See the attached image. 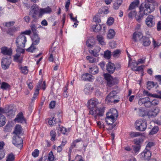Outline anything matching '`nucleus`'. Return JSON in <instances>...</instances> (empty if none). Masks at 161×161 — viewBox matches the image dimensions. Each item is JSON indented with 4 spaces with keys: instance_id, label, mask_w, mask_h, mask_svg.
Instances as JSON below:
<instances>
[{
    "instance_id": "obj_1",
    "label": "nucleus",
    "mask_w": 161,
    "mask_h": 161,
    "mask_svg": "<svg viewBox=\"0 0 161 161\" xmlns=\"http://www.w3.org/2000/svg\"><path fill=\"white\" fill-rule=\"evenodd\" d=\"M159 101L158 99H154L151 101L148 97L140 98L138 100V104L141 106H143L147 108H150L151 106H156L158 104Z\"/></svg>"
},
{
    "instance_id": "obj_2",
    "label": "nucleus",
    "mask_w": 161,
    "mask_h": 161,
    "mask_svg": "<svg viewBox=\"0 0 161 161\" xmlns=\"http://www.w3.org/2000/svg\"><path fill=\"white\" fill-rule=\"evenodd\" d=\"M153 3H143L140 6V8L142 11L144 12L145 15H147L153 12L155 9V6Z\"/></svg>"
},
{
    "instance_id": "obj_3",
    "label": "nucleus",
    "mask_w": 161,
    "mask_h": 161,
    "mask_svg": "<svg viewBox=\"0 0 161 161\" xmlns=\"http://www.w3.org/2000/svg\"><path fill=\"white\" fill-rule=\"evenodd\" d=\"M104 76L106 81L107 85L109 87H111L118 83V80L117 78H114L109 74H104Z\"/></svg>"
},
{
    "instance_id": "obj_4",
    "label": "nucleus",
    "mask_w": 161,
    "mask_h": 161,
    "mask_svg": "<svg viewBox=\"0 0 161 161\" xmlns=\"http://www.w3.org/2000/svg\"><path fill=\"white\" fill-rule=\"evenodd\" d=\"M115 91H112L106 97V100L108 103H118L119 100L116 99L117 97Z\"/></svg>"
},
{
    "instance_id": "obj_5",
    "label": "nucleus",
    "mask_w": 161,
    "mask_h": 161,
    "mask_svg": "<svg viewBox=\"0 0 161 161\" xmlns=\"http://www.w3.org/2000/svg\"><path fill=\"white\" fill-rule=\"evenodd\" d=\"M136 128L140 131L145 130L147 127V123L145 120H139L136 122Z\"/></svg>"
},
{
    "instance_id": "obj_6",
    "label": "nucleus",
    "mask_w": 161,
    "mask_h": 161,
    "mask_svg": "<svg viewBox=\"0 0 161 161\" xmlns=\"http://www.w3.org/2000/svg\"><path fill=\"white\" fill-rule=\"evenodd\" d=\"M26 42V37L24 35L20 34L16 38L15 42L16 45V46L25 47V44Z\"/></svg>"
},
{
    "instance_id": "obj_7",
    "label": "nucleus",
    "mask_w": 161,
    "mask_h": 161,
    "mask_svg": "<svg viewBox=\"0 0 161 161\" xmlns=\"http://www.w3.org/2000/svg\"><path fill=\"white\" fill-rule=\"evenodd\" d=\"M104 112L103 108H97L96 109L90 110L89 112V114L94 115L95 119H98L99 116H102Z\"/></svg>"
},
{
    "instance_id": "obj_8",
    "label": "nucleus",
    "mask_w": 161,
    "mask_h": 161,
    "mask_svg": "<svg viewBox=\"0 0 161 161\" xmlns=\"http://www.w3.org/2000/svg\"><path fill=\"white\" fill-rule=\"evenodd\" d=\"M97 99L96 98H92L89 100L87 103V107L89 109H94V108L98 104Z\"/></svg>"
},
{
    "instance_id": "obj_9",
    "label": "nucleus",
    "mask_w": 161,
    "mask_h": 161,
    "mask_svg": "<svg viewBox=\"0 0 161 161\" xmlns=\"http://www.w3.org/2000/svg\"><path fill=\"white\" fill-rule=\"evenodd\" d=\"M11 62L10 57L8 58H2L1 62V66L2 68L4 69H8L9 68Z\"/></svg>"
},
{
    "instance_id": "obj_10",
    "label": "nucleus",
    "mask_w": 161,
    "mask_h": 161,
    "mask_svg": "<svg viewBox=\"0 0 161 161\" xmlns=\"http://www.w3.org/2000/svg\"><path fill=\"white\" fill-rule=\"evenodd\" d=\"M12 143L17 147L22 146L23 140L19 136H14L13 138Z\"/></svg>"
},
{
    "instance_id": "obj_11",
    "label": "nucleus",
    "mask_w": 161,
    "mask_h": 161,
    "mask_svg": "<svg viewBox=\"0 0 161 161\" xmlns=\"http://www.w3.org/2000/svg\"><path fill=\"white\" fill-rule=\"evenodd\" d=\"M146 24L149 27H152L154 26L155 24V17L152 15H149L146 19Z\"/></svg>"
},
{
    "instance_id": "obj_12",
    "label": "nucleus",
    "mask_w": 161,
    "mask_h": 161,
    "mask_svg": "<svg viewBox=\"0 0 161 161\" xmlns=\"http://www.w3.org/2000/svg\"><path fill=\"white\" fill-rule=\"evenodd\" d=\"M6 110L7 111H6L5 114L7 117L10 118L14 117L16 111L15 108L12 107L8 106V108H6Z\"/></svg>"
},
{
    "instance_id": "obj_13",
    "label": "nucleus",
    "mask_w": 161,
    "mask_h": 161,
    "mask_svg": "<svg viewBox=\"0 0 161 161\" xmlns=\"http://www.w3.org/2000/svg\"><path fill=\"white\" fill-rule=\"evenodd\" d=\"M106 117L105 119V121L108 125H112V128H113L116 126V124H113L117 119L111 117L109 116L106 115Z\"/></svg>"
},
{
    "instance_id": "obj_14",
    "label": "nucleus",
    "mask_w": 161,
    "mask_h": 161,
    "mask_svg": "<svg viewBox=\"0 0 161 161\" xmlns=\"http://www.w3.org/2000/svg\"><path fill=\"white\" fill-rule=\"evenodd\" d=\"M143 36L141 32H135L133 34L132 39L135 42H137L138 41L141 42V40Z\"/></svg>"
},
{
    "instance_id": "obj_15",
    "label": "nucleus",
    "mask_w": 161,
    "mask_h": 161,
    "mask_svg": "<svg viewBox=\"0 0 161 161\" xmlns=\"http://www.w3.org/2000/svg\"><path fill=\"white\" fill-rule=\"evenodd\" d=\"M52 11V9L49 6L45 8H41L39 11V16L42 17L44 14H50Z\"/></svg>"
},
{
    "instance_id": "obj_16",
    "label": "nucleus",
    "mask_w": 161,
    "mask_h": 161,
    "mask_svg": "<svg viewBox=\"0 0 161 161\" xmlns=\"http://www.w3.org/2000/svg\"><path fill=\"white\" fill-rule=\"evenodd\" d=\"M106 115H108L111 117L117 119L118 116V112L115 109L112 108L109 110L107 113Z\"/></svg>"
},
{
    "instance_id": "obj_17",
    "label": "nucleus",
    "mask_w": 161,
    "mask_h": 161,
    "mask_svg": "<svg viewBox=\"0 0 161 161\" xmlns=\"http://www.w3.org/2000/svg\"><path fill=\"white\" fill-rule=\"evenodd\" d=\"M159 111V109L158 108H156L153 110L149 111L147 113V115L149 118L154 117L157 115Z\"/></svg>"
},
{
    "instance_id": "obj_18",
    "label": "nucleus",
    "mask_w": 161,
    "mask_h": 161,
    "mask_svg": "<svg viewBox=\"0 0 161 161\" xmlns=\"http://www.w3.org/2000/svg\"><path fill=\"white\" fill-rule=\"evenodd\" d=\"M1 52L4 55L11 56L12 54V51L10 48H8L6 47H3L1 48Z\"/></svg>"
},
{
    "instance_id": "obj_19",
    "label": "nucleus",
    "mask_w": 161,
    "mask_h": 161,
    "mask_svg": "<svg viewBox=\"0 0 161 161\" xmlns=\"http://www.w3.org/2000/svg\"><path fill=\"white\" fill-rule=\"evenodd\" d=\"M107 70L110 73H113L115 70V67L114 64L111 62H108L106 65Z\"/></svg>"
},
{
    "instance_id": "obj_20",
    "label": "nucleus",
    "mask_w": 161,
    "mask_h": 161,
    "mask_svg": "<svg viewBox=\"0 0 161 161\" xmlns=\"http://www.w3.org/2000/svg\"><path fill=\"white\" fill-rule=\"evenodd\" d=\"M139 11L138 14H136L135 17L136 20L140 22L143 18L144 15H145V14H144V12L143 11H142V10L140 7L139 8Z\"/></svg>"
},
{
    "instance_id": "obj_21",
    "label": "nucleus",
    "mask_w": 161,
    "mask_h": 161,
    "mask_svg": "<svg viewBox=\"0 0 161 161\" xmlns=\"http://www.w3.org/2000/svg\"><path fill=\"white\" fill-rule=\"evenodd\" d=\"M14 121L18 123H23L25 121V119L22 112L19 113L14 119Z\"/></svg>"
},
{
    "instance_id": "obj_22",
    "label": "nucleus",
    "mask_w": 161,
    "mask_h": 161,
    "mask_svg": "<svg viewBox=\"0 0 161 161\" xmlns=\"http://www.w3.org/2000/svg\"><path fill=\"white\" fill-rule=\"evenodd\" d=\"M92 76L91 74L86 73L83 74L81 75V80L85 81H91L92 80Z\"/></svg>"
},
{
    "instance_id": "obj_23",
    "label": "nucleus",
    "mask_w": 161,
    "mask_h": 161,
    "mask_svg": "<svg viewBox=\"0 0 161 161\" xmlns=\"http://www.w3.org/2000/svg\"><path fill=\"white\" fill-rule=\"evenodd\" d=\"M140 42L142 43L143 45L145 46H149L151 43V42L149 39L145 36H144L142 37V38Z\"/></svg>"
},
{
    "instance_id": "obj_24",
    "label": "nucleus",
    "mask_w": 161,
    "mask_h": 161,
    "mask_svg": "<svg viewBox=\"0 0 161 161\" xmlns=\"http://www.w3.org/2000/svg\"><path fill=\"white\" fill-rule=\"evenodd\" d=\"M14 133L15 135V136H19L21 134L22 128L20 125H16L14 131Z\"/></svg>"
},
{
    "instance_id": "obj_25",
    "label": "nucleus",
    "mask_w": 161,
    "mask_h": 161,
    "mask_svg": "<svg viewBox=\"0 0 161 161\" xmlns=\"http://www.w3.org/2000/svg\"><path fill=\"white\" fill-rule=\"evenodd\" d=\"M142 156H144L146 159H149L151 156V153L150 150L145 149L142 153Z\"/></svg>"
},
{
    "instance_id": "obj_26",
    "label": "nucleus",
    "mask_w": 161,
    "mask_h": 161,
    "mask_svg": "<svg viewBox=\"0 0 161 161\" xmlns=\"http://www.w3.org/2000/svg\"><path fill=\"white\" fill-rule=\"evenodd\" d=\"M19 28L15 27H12L7 29L6 30L7 33L11 36H13L14 34L18 31Z\"/></svg>"
},
{
    "instance_id": "obj_27",
    "label": "nucleus",
    "mask_w": 161,
    "mask_h": 161,
    "mask_svg": "<svg viewBox=\"0 0 161 161\" xmlns=\"http://www.w3.org/2000/svg\"><path fill=\"white\" fill-rule=\"evenodd\" d=\"M89 71L92 74H96L98 72V68L96 65H93L92 67H89Z\"/></svg>"
},
{
    "instance_id": "obj_28",
    "label": "nucleus",
    "mask_w": 161,
    "mask_h": 161,
    "mask_svg": "<svg viewBox=\"0 0 161 161\" xmlns=\"http://www.w3.org/2000/svg\"><path fill=\"white\" fill-rule=\"evenodd\" d=\"M32 44L35 45L39 43L40 41V38L39 37L37 34L33 35L32 38Z\"/></svg>"
},
{
    "instance_id": "obj_29",
    "label": "nucleus",
    "mask_w": 161,
    "mask_h": 161,
    "mask_svg": "<svg viewBox=\"0 0 161 161\" xmlns=\"http://www.w3.org/2000/svg\"><path fill=\"white\" fill-rule=\"evenodd\" d=\"M56 129L57 130V132L59 135L61 133L65 134L67 131L66 128L63 126H60V125H59V127L57 128Z\"/></svg>"
},
{
    "instance_id": "obj_30",
    "label": "nucleus",
    "mask_w": 161,
    "mask_h": 161,
    "mask_svg": "<svg viewBox=\"0 0 161 161\" xmlns=\"http://www.w3.org/2000/svg\"><path fill=\"white\" fill-rule=\"evenodd\" d=\"M95 41L92 37L89 38L87 41L86 45L88 47H91L95 45Z\"/></svg>"
},
{
    "instance_id": "obj_31",
    "label": "nucleus",
    "mask_w": 161,
    "mask_h": 161,
    "mask_svg": "<svg viewBox=\"0 0 161 161\" xmlns=\"http://www.w3.org/2000/svg\"><path fill=\"white\" fill-rule=\"evenodd\" d=\"M139 4V0H136L134 1L131 3L129 6L128 10H130L133 9L136 6H137Z\"/></svg>"
},
{
    "instance_id": "obj_32",
    "label": "nucleus",
    "mask_w": 161,
    "mask_h": 161,
    "mask_svg": "<svg viewBox=\"0 0 161 161\" xmlns=\"http://www.w3.org/2000/svg\"><path fill=\"white\" fill-rule=\"evenodd\" d=\"M122 3V0H116V2L113 4V7L114 9L116 10L118 9Z\"/></svg>"
},
{
    "instance_id": "obj_33",
    "label": "nucleus",
    "mask_w": 161,
    "mask_h": 161,
    "mask_svg": "<svg viewBox=\"0 0 161 161\" xmlns=\"http://www.w3.org/2000/svg\"><path fill=\"white\" fill-rule=\"evenodd\" d=\"M115 32L114 30L112 29H110L107 35V37L109 39H111L113 38L115 35Z\"/></svg>"
},
{
    "instance_id": "obj_34",
    "label": "nucleus",
    "mask_w": 161,
    "mask_h": 161,
    "mask_svg": "<svg viewBox=\"0 0 161 161\" xmlns=\"http://www.w3.org/2000/svg\"><path fill=\"white\" fill-rule=\"evenodd\" d=\"M97 40L99 44L101 45H105V42L104 41V39L103 36L101 35H98L97 36Z\"/></svg>"
},
{
    "instance_id": "obj_35",
    "label": "nucleus",
    "mask_w": 161,
    "mask_h": 161,
    "mask_svg": "<svg viewBox=\"0 0 161 161\" xmlns=\"http://www.w3.org/2000/svg\"><path fill=\"white\" fill-rule=\"evenodd\" d=\"M133 67H131V69L132 70L135 71H141L143 72V68L145 67V66L143 65H141L140 66H139L137 67H136V66H135V67H134V66H132Z\"/></svg>"
},
{
    "instance_id": "obj_36",
    "label": "nucleus",
    "mask_w": 161,
    "mask_h": 161,
    "mask_svg": "<svg viewBox=\"0 0 161 161\" xmlns=\"http://www.w3.org/2000/svg\"><path fill=\"white\" fill-rule=\"evenodd\" d=\"M6 119L5 116L3 115H0V127L4 125L6 122Z\"/></svg>"
},
{
    "instance_id": "obj_37",
    "label": "nucleus",
    "mask_w": 161,
    "mask_h": 161,
    "mask_svg": "<svg viewBox=\"0 0 161 161\" xmlns=\"http://www.w3.org/2000/svg\"><path fill=\"white\" fill-rule=\"evenodd\" d=\"M138 114L139 115L141 116H144L147 115V113L145 110L143 108L139 109L138 111Z\"/></svg>"
},
{
    "instance_id": "obj_38",
    "label": "nucleus",
    "mask_w": 161,
    "mask_h": 161,
    "mask_svg": "<svg viewBox=\"0 0 161 161\" xmlns=\"http://www.w3.org/2000/svg\"><path fill=\"white\" fill-rule=\"evenodd\" d=\"M102 29V26L100 24H97L92 26V29L95 32H99Z\"/></svg>"
},
{
    "instance_id": "obj_39",
    "label": "nucleus",
    "mask_w": 161,
    "mask_h": 161,
    "mask_svg": "<svg viewBox=\"0 0 161 161\" xmlns=\"http://www.w3.org/2000/svg\"><path fill=\"white\" fill-rule=\"evenodd\" d=\"M157 84V83H155L153 81H148L147 83V88L150 90L155 86Z\"/></svg>"
},
{
    "instance_id": "obj_40",
    "label": "nucleus",
    "mask_w": 161,
    "mask_h": 161,
    "mask_svg": "<svg viewBox=\"0 0 161 161\" xmlns=\"http://www.w3.org/2000/svg\"><path fill=\"white\" fill-rule=\"evenodd\" d=\"M121 52L122 51L120 49H116L112 53V56L114 58H117L119 56Z\"/></svg>"
},
{
    "instance_id": "obj_41",
    "label": "nucleus",
    "mask_w": 161,
    "mask_h": 161,
    "mask_svg": "<svg viewBox=\"0 0 161 161\" xmlns=\"http://www.w3.org/2000/svg\"><path fill=\"white\" fill-rule=\"evenodd\" d=\"M145 59H139L136 62H132L131 63V66H135V65H136V66H137V65H138L139 64L144 63H145Z\"/></svg>"
},
{
    "instance_id": "obj_42",
    "label": "nucleus",
    "mask_w": 161,
    "mask_h": 161,
    "mask_svg": "<svg viewBox=\"0 0 161 161\" xmlns=\"http://www.w3.org/2000/svg\"><path fill=\"white\" fill-rule=\"evenodd\" d=\"M143 141V140L142 138H139L134 140V143L136 145H141Z\"/></svg>"
},
{
    "instance_id": "obj_43",
    "label": "nucleus",
    "mask_w": 161,
    "mask_h": 161,
    "mask_svg": "<svg viewBox=\"0 0 161 161\" xmlns=\"http://www.w3.org/2000/svg\"><path fill=\"white\" fill-rule=\"evenodd\" d=\"M15 159L14 155L12 153H10L7 157L6 161H14Z\"/></svg>"
},
{
    "instance_id": "obj_44",
    "label": "nucleus",
    "mask_w": 161,
    "mask_h": 161,
    "mask_svg": "<svg viewBox=\"0 0 161 161\" xmlns=\"http://www.w3.org/2000/svg\"><path fill=\"white\" fill-rule=\"evenodd\" d=\"M21 73L24 75H26L28 73V70L27 66L20 67L19 68Z\"/></svg>"
},
{
    "instance_id": "obj_45",
    "label": "nucleus",
    "mask_w": 161,
    "mask_h": 161,
    "mask_svg": "<svg viewBox=\"0 0 161 161\" xmlns=\"http://www.w3.org/2000/svg\"><path fill=\"white\" fill-rule=\"evenodd\" d=\"M159 128L158 126H155L151 130L150 132L149 133V134L150 135H153L156 134L158 131Z\"/></svg>"
},
{
    "instance_id": "obj_46",
    "label": "nucleus",
    "mask_w": 161,
    "mask_h": 161,
    "mask_svg": "<svg viewBox=\"0 0 161 161\" xmlns=\"http://www.w3.org/2000/svg\"><path fill=\"white\" fill-rule=\"evenodd\" d=\"M50 135L51 137V140L52 141L55 140V138L56 136V132L53 130H51L50 132Z\"/></svg>"
},
{
    "instance_id": "obj_47",
    "label": "nucleus",
    "mask_w": 161,
    "mask_h": 161,
    "mask_svg": "<svg viewBox=\"0 0 161 161\" xmlns=\"http://www.w3.org/2000/svg\"><path fill=\"white\" fill-rule=\"evenodd\" d=\"M142 135V133L136 132H130V136L132 138L138 136H140Z\"/></svg>"
},
{
    "instance_id": "obj_48",
    "label": "nucleus",
    "mask_w": 161,
    "mask_h": 161,
    "mask_svg": "<svg viewBox=\"0 0 161 161\" xmlns=\"http://www.w3.org/2000/svg\"><path fill=\"white\" fill-rule=\"evenodd\" d=\"M93 88L92 87H91V86L89 84H86L85 85L84 88V91L86 92H89L91 90H92Z\"/></svg>"
},
{
    "instance_id": "obj_49",
    "label": "nucleus",
    "mask_w": 161,
    "mask_h": 161,
    "mask_svg": "<svg viewBox=\"0 0 161 161\" xmlns=\"http://www.w3.org/2000/svg\"><path fill=\"white\" fill-rule=\"evenodd\" d=\"M14 21H10L7 22H5L3 24L4 26L7 27L8 29L12 27L14 23Z\"/></svg>"
},
{
    "instance_id": "obj_50",
    "label": "nucleus",
    "mask_w": 161,
    "mask_h": 161,
    "mask_svg": "<svg viewBox=\"0 0 161 161\" xmlns=\"http://www.w3.org/2000/svg\"><path fill=\"white\" fill-rule=\"evenodd\" d=\"M35 45L33 44L32 43L31 46L26 49V51L28 52L31 53L34 52L36 49V48Z\"/></svg>"
},
{
    "instance_id": "obj_51",
    "label": "nucleus",
    "mask_w": 161,
    "mask_h": 161,
    "mask_svg": "<svg viewBox=\"0 0 161 161\" xmlns=\"http://www.w3.org/2000/svg\"><path fill=\"white\" fill-rule=\"evenodd\" d=\"M111 56V52L108 50L106 51L104 53V57L107 59H109L110 58Z\"/></svg>"
},
{
    "instance_id": "obj_52",
    "label": "nucleus",
    "mask_w": 161,
    "mask_h": 161,
    "mask_svg": "<svg viewBox=\"0 0 161 161\" xmlns=\"http://www.w3.org/2000/svg\"><path fill=\"white\" fill-rule=\"evenodd\" d=\"M86 59L89 61L90 63H92L96 62V59L93 57L90 56H87L86 57Z\"/></svg>"
},
{
    "instance_id": "obj_53",
    "label": "nucleus",
    "mask_w": 161,
    "mask_h": 161,
    "mask_svg": "<svg viewBox=\"0 0 161 161\" xmlns=\"http://www.w3.org/2000/svg\"><path fill=\"white\" fill-rule=\"evenodd\" d=\"M141 148V145H135L133 146V151L136 153H138Z\"/></svg>"
},
{
    "instance_id": "obj_54",
    "label": "nucleus",
    "mask_w": 161,
    "mask_h": 161,
    "mask_svg": "<svg viewBox=\"0 0 161 161\" xmlns=\"http://www.w3.org/2000/svg\"><path fill=\"white\" fill-rule=\"evenodd\" d=\"M30 27L31 29V31L33 32V35L37 34V30H36V26L35 25L33 24H31Z\"/></svg>"
},
{
    "instance_id": "obj_55",
    "label": "nucleus",
    "mask_w": 161,
    "mask_h": 161,
    "mask_svg": "<svg viewBox=\"0 0 161 161\" xmlns=\"http://www.w3.org/2000/svg\"><path fill=\"white\" fill-rule=\"evenodd\" d=\"M10 87V86L7 83L3 82L1 84V89L4 90H7Z\"/></svg>"
},
{
    "instance_id": "obj_56",
    "label": "nucleus",
    "mask_w": 161,
    "mask_h": 161,
    "mask_svg": "<svg viewBox=\"0 0 161 161\" xmlns=\"http://www.w3.org/2000/svg\"><path fill=\"white\" fill-rule=\"evenodd\" d=\"M17 48L16 49V52L17 53H23L24 52V50L23 49L25 47H22L21 46H17Z\"/></svg>"
},
{
    "instance_id": "obj_57",
    "label": "nucleus",
    "mask_w": 161,
    "mask_h": 161,
    "mask_svg": "<svg viewBox=\"0 0 161 161\" xmlns=\"http://www.w3.org/2000/svg\"><path fill=\"white\" fill-rule=\"evenodd\" d=\"M143 94L144 96H147L148 97H154L155 94H153L146 90H144L143 91Z\"/></svg>"
},
{
    "instance_id": "obj_58",
    "label": "nucleus",
    "mask_w": 161,
    "mask_h": 161,
    "mask_svg": "<svg viewBox=\"0 0 161 161\" xmlns=\"http://www.w3.org/2000/svg\"><path fill=\"white\" fill-rule=\"evenodd\" d=\"M114 21V19L112 17H110L108 18L107 24L108 25H112Z\"/></svg>"
},
{
    "instance_id": "obj_59",
    "label": "nucleus",
    "mask_w": 161,
    "mask_h": 161,
    "mask_svg": "<svg viewBox=\"0 0 161 161\" xmlns=\"http://www.w3.org/2000/svg\"><path fill=\"white\" fill-rule=\"evenodd\" d=\"M39 153V150L37 149H36L32 152V155L34 157L36 158L38 156Z\"/></svg>"
},
{
    "instance_id": "obj_60",
    "label": "nucleus",
    "mask_w": 161,
    "mask_h": 161,
    "mask_svg": "<svg viewBox=\"0 0 161 161\" xmlns=\"http://www.w3.org/2000/svg\"><path fill=\"white\" fill-rule=\"evenodd\" d=\"M56 119L54 118L53 117L51 119H50L49 120L48 123L49 125H53L56 123V121H55Z\"/></svg>"
},
{
    "instance_id": "obj_61",
    "label": "nucleus",
    "mask_w": 161,
    "mask_h": 161,
    "mask_svg": "<svg viewBox=\"0 0 161 161\" xmlns=\"http://www.w3.org/2000/svg\"><path fill=\"white\" fill-rule=\"evenodd\" d=\"M54 158V157L53 153L52 151H51L49 153L48 159L49 161H53Z\"/></svg>"
},
{
    "instance_id": "obj_62",
    "label": "nucleus",
    "mask_w": 161,
    "mask_h": 161,
    "mask_svg": "<svg viewBox=\"0 0 161 161\" xmlns=\"http://www.w3.org/2000/svg\"><path fill=\"white\" fill-rule=\"evenodd\" d=\"M136 14L137 12L135 10L131 11L128 14V16L129 18H132L133 17H135Z\"/></svg>"
},
{
    "instance_id": "obj_63",
    "label": "nucleus",
    "mask_w": 161,
    "mask_h": 161,
    "mask_svg": "<svg viewBox=\"0 0 161 161\" xmlns=\"http://www.w3.org/2000/svg\"><path fill=\"white\" fill-rule=\"evenodd\" d=\"M39 9L38 7L36 5H33L31 7V10L37 13Z\"/></svg>"
},
{
    "instance_id": "obj_64",
    "label": "nucleus",
    "mask_w": 161,
    "mask_h": 161,
    "mask_svg": "<svg viewBox=\"0 0 161 161\" xmlns=\"http://www.w3.org/2000/svg\"><path fill=\"white\" fill-rule=\"evenodd\" d=\"M37 13L31 10L30 12L29 13V15L32 16V17L35 19L36 18V15Z\"/></svg>"
}]
</instances>
